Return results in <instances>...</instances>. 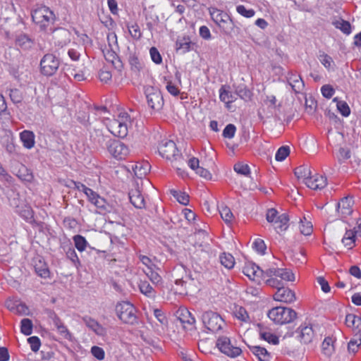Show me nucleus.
<instances>
[{"label":"nucleus","mask_w":361,"mask_h":361,"mask_svg":"<svg viewBox=\"0 0 361 361\" xmlns=\"http://www.w3.org/2000/svg\"><path fill=\"white\" fill-rule=\"evenodd\" d=\"M216 345L222 353L231 357H238L242 353L241 348L237 347L227 336L219 337Z\"/></svg>","instance_id":"nucleus-9"},{"label":"nucleus","mask_w":361,"mask_h":361,"mask_svg":"<svg viewBox=\"0 0 361 361\" xmlns=\"http://www.w3.org/2000/svg\"><path fill=\"white\" fill-rule=\"evenodd\" d=\"M204 326L210 331L218 332L225 324L224 320L216 312L207 311L202 315Z\"/></svg>","instance_id":"nucleus-8"},{"label":"nucleus","mask_w":361,"mask_h":361,"mask_svg":"<svg viewBox=\"0 0 361 361\" xmlns=\"http://www.w3.org/2000/svg\"><path fill=\"white\" fill-rule=\"evenodd\" d=\"M159 152L162 157L171 160V161H176L178 160L183 161V159L179 153L176 143L172 140L162 141L159 146Z\"/></svg>","instance_id":"nucleus-7"},{"label":"nucleus","mask_w":361,"mask_h":361,"mask_svg":"<svg viewBox=\"0 0 361 361\" xmlns=\"http://www.w3.org/2000/svg\"><path fill=\"white\" fill-rule=\"evenodd\" d=\"M289 218L287 214L283 213L277 216L276 219L274 221V228L277 233L285 231L288 227Z\"/></svg>","instance_id":"nucleus-26"},{"label":"nucleus","mask_w":361,"mask_h":361,"mask_svg":"<svg viewBox=\"0 0 361 361\" xmlns=\"http://www.w3.org/2000/svg\"><path fill=\"white\" fill-rule=\"evenodd\" d=\"M274 299L276 301L290 303L295 300V294L294 291L288 287L282 286L276 290L274 295Z\"/></svg>","instance_id":"nucleus-14"},{"label":"nucleus","mask_w":361,"mask_h":361,"mask_svg":"<svg viewBox=\"0 0 361 361\" xmlns=\"http://www.w3.org/2000/svg\"><path fill=\"white\" fill-rule=\"evenodd\" d=\"M219 99L226 104V106L230 109L231 104L237 99L235 92L234 93L230 91V87L228 85H222L219 90Z\"/></svg>","instance_id":"nucleus-18"},{"label":"nucleus","mask_w":361,"mask_h":361,"mask_svg":"<svg viewBox=\"0 0 361 361\" xmlns=\"http://www.w3.org/2000/svg\"><path fill=\"white\" fill-rule=\"evenodd\" d=\"M321 92L325 98L330 99L335 93L334 89L330 85H324L321 88Z\"/></svg>","instance_id":"nucleus-59"},{"label":"nucleus","mask_w":361,"mask_h":361,"mask_svg":"<svg viewBox=\"0 0 361 361\" xmlns=\"http://www.w3.org/2000/svg\"><path fill=\"white\" fill-rule=\"evenodd\" d=\"M334 339L331 337H326L322 344V349L324 353L327 356H330L334 352Z\"/></svg>","instance_id":"nucleus-35"},{"label":"nucleus","mask_w":361,"mask_h":361,"mask_svg":"<svg viewBox=\"0 0 361 361\" xmlns=\"http://www.w3.org/2000/svg\"><path fill=\"white\" fill-rule=\"evenodd\" d=\"M82 321L96 334L101 336L104 334V328L95 319L90 317H84Z\"/></svg>","instance_id":"nucleus-28"},{"label":"nucleus","mask_w":361,"mask_h":361,"mask_svg":"<svg viewBox=\"0 0 361 361\" xmlns=\"http://www.w3.org/2000/svg\"><path fill=\"white\" fill-rule=\"evenodd\" d=\"M236 11L240 15L247 18L253 17L255 14L254 9H247L243 5L237 6Z\"/></svg>","instance_id":"nucleus-52"},{"label":"nucleus","mask_w":361,"mask_h":361,"mask_svg":"<svg viewBox=\"0 0 361 361\" xmlns=\"http://www.w3.org/2000/svg\"><path fill=\"white\" fill-rule=\"evenodd\" d=\"M14 313L19 315H27L29 309L25 303L18 301Z\"/></svg>","instance_id":"nucleus-60"},{"label":"nucleus","mask_w":361,"mask_h":361,"mask_svg":"<svg viewBox=\"0 0 361 361\" xmlns=\"http://www.w3.org/2000/svg\"><path fill=\"white\" fill-rule=\"evenodd\" d=\"M18 212L27 222L32 224L35 221L34 212L30 206H23Z\"/></svg>","instance_id":"nucleus-36"},{"label":"nucleus","mask_w":361,"mask_h":361,"mask_svg":"<svg viewBox=\"0 0 361 361\" xmlns=\"http://www.w3.org/2000/svg\"><path fill=\"white\" fill-rule=\"evenodd\" d=\"M290 148L288 146H282L279 147L275 154V159L278 161H283L289 154Z\"/></svg>","instance_id":"nucleus-49"},{"label":"nucleus","mask_w":361,"mask_h":361,"mask_svg":"<svg viewBox=\"0 0 361 361\" xmlns=\"http://www.w3.org/2000/svg\"><path fill=\"white\" fill-rule=\"evenodd\" d=\"M149 54H150L151 59L154 63H155L156 64L161 63L162 57H161L159 51H158V49L156 47H152L150 48Z\"/></svg>","instance_id":"nucleus-55"},{"label":"nucleus","mask_w":361,"mask_h":361,"mask_svg":"<svg viewBox=\"0 0 361 361\" xmlns=\"http://www.w3.org/2000/svg\"><path fill=\"white\" fill-rule=\"evenodd\" d=\"M20 331L26 336H29L32 333L33 324L30 319H23L21 320Z\"/></svg>","instance_id":"nucleus-45"},{"label":"nucleus","mask_w":361,"mask_h":361,"mask_svg":"<svg viewBox=\"0 0 361 361\" xmlns=\"http://www.w3.org/2000/svg\"><path fill=\"white\" fill-rule=\"evenodd\" d=\"M192 45V43L190 41L189 38H183L176 42V49L178 51H180L181 54H185L191 49Z\"/></svg>","instance_id":"nucleus-37"},{"label":"nucleus","mask_w":361,"mask_h":361,"mask_svg":"<svg viewBox=\"0 0 361 361\" xmlns=\"http://www.w3.org/2000/svg\"><path fill=\"white\" fill-rule=\"evenodd\" d=\"M354 201L352 197H344L340 202L336 204V212L338 216L341 218H345L350 215L353 212V205Z\"/></svg>","instance_id":"nucleus-13"},{"label":"nucleus","mask_w":361,"mask_h":361,"mask_svg":"<svg viewBox=\"0 0 361 361\" xmlns=\"http://www.w3.org/2000/svg\"><path fill=\"white\" fill-rule=\"evenodd\" d=\"M294 173L298 178H303L305 183L306 178L311 175V171L308 166L302 165L297 167Z\"/></svg>","instance_id":"nucleus-41"},{"label":"nucleus","mask_w":361,"mask_h":361,"mask_svg":"<svg viewBox=\"0 0 361 361\" xmlns=\"http://www.w3.org/2000/svg\"><path fill=\"white\" fill-rule=\"evenodd\" d=\"M107 150L111 156L117 159H125L130 153L128 147L118 140L109 141Z\"/></svg>","instance_id":"nucleus-11"},{"label":"nucleus","mask_w":361,"mask_h":361,"mask_svg":"<svg viewBox=\"0 0 361 361\" xmlns=\"http://www.w3.org/2000/svg\"><path fill=\"white\" fill-rule=\"evenodd\" d=\"M337 109L342 116L347 117L350 114L349 106L345 102H338Z\"/></svg>","instance_id":"nucleus-57"},{"label":"nucleus","mask_w":361,"mask_h":361,"mask_svg":"<svg viewBox=\"0 0 361 361\" xmlns=\"http://www.w3.org/2000/svg\"><path fill=\"white\" fill-rule=\"evenodd\" d=\"M140 292L148 298H154L156 292L152 286L147 281H140L139 283Z\"/></svg>","instance_id":"nucleus-32"},{"label":"nucleus","mask_w":361,"mask_h":361,"mask_svg":"<svg viewBox=\"0 0 361 361\" xmlns=\"http://www.w3.org/2000/svg\"><path fill=\"white\" fill-rule=\"evenodd\" d=\"M209 14L212 20L218 25V27L219 26L220 23H221V22L225 20V17H227L228 15L223 11L216 8H209Z\"/></svg>","instance_id":"nucleus-31"},{"label":"nucleus","mask_w":361,"mask_h":361,"mask_svg":"<svg viewBox=\"0 0 361 361\" xmlns=\"http://www.w3.org/2000/svg\"><path fill=\"white\" fill-rule=\"evenodd\" d=\"M16 45L25 51L31 50L35 46V41L27 35L21 33L16 36Z\"/></svg>","instance_id":"nucleus-19"},{"label":"nucleus","mask_w":361,"mask_h":361,"mask_svg":"<svg viewBox=\"0 0 361 361\" xmlns=\"http://www.w3.org/2000/svg\"><path fill=\"white\" fill-rule=\"evenodd\" d=\"M259 336L262 339L273 345H276L279 342V338L276 335L262 329L259 330Z\"/></svg>","instance_id":"nucleus-38"},{"label":"nucleus","mask_w":361,"mask_h":361,"mask_svg":"<svg viewBox=\"0 0 361 361\" xmlns=\"http://www.w3.org/2000/svg\"><path fill=\"white\" fill-rule=\"evenodd\" d=\"M73 241L75 244V247L80 252H82L85 250V248L88 245V243L85 238V237L81 235H76L73 237Z\"/></svg>","instance_id":"nucleus-44"},{"label":"nucleus","mask_w":361,"mask_h":361,"mask_svg":"<svg viewBox=\"0 0 361 361\" xmlns=\"http://www.w3.org/2000/svg\"><path fill=\"white\" fill-rule=\"evenodd\" d=\"M236 317L243 322H247L249 319L248 314L246 310L240 307L235 313Z\"/></svg>","instance_id":"nucleus-64"},{"label":"nucleus","mask_w":361,"mask_h":361,"mask_svg":"<svg viewBox=\"0 0 361 361\" xmlns=\"http://www.w3.org/2000/svg\"><path fill=\"white\" fill-rule=\"evenodd\" d=\"M234 171L241 175L247 176L250 174V167L247 164L238 163L234 165Z\"/></svg>","instance_id":"nucleus-54"},{"label":"nucleus","mask_w":361,"mask_h":361,"mask_svg":"<svg viewBox=\"0 0 361 361\" xmlns=\"http://www.w3.org/2000/svg\"><path fill=\"white\" fill-rule=\"evenodd\" d=\"M171 193L179 203L183 205H187L189 203V195L185 192L171 190Z\"/></svg>","instance_id":"nucleus-42"},{"label":"nucleus","mask_w":361,"mask_h":361,"mask_svg":"<svg viewBox=\"0 0 361 361\" xmlns=\"http://www.w3.org/2000/svg\"><path fill=\"white\" fill-rule=\"evenodd\" d=\"M105 58L108 61H110L116 68L122 67V62L114 51H108L105 54Z\"/></svg>","instance_id":"nucleus-48"},{"label":"nucleus","mask_w":361,"mask_h":361,"mask_svg":"<svg viewBox=\"0 0 361 361\" xmlns=\"http://www.w3.org/2000/svg\"><path fill=\"white\" fill-rule=\"evenodd\" d=\"M361 345V336L360 334H359V336L357 338H353L350 341L348 345V349L349 352L356 353L359 346Z\"/></svg>","instance_id":"nucleus-53"},{"label":"nucleus","mask_w":361,"mask_h":361,"mask_svg":"<svg viewBox=\"0 0 361 361\" xmlns=\"http://www.w3.org/2000/svg\"><path fill=\"white\" fill-rule=\"evenodd\" d=\"M254 248L260 254H264L267 249V246L264 240L261 239H257L253 243Z\"/></svg>","instance_id":"nucleus-63"},{"label":"nucleus","mask_w":361,"mask_h":361,"mask_svg":"<svg viewBox=\"0 0 361 361\" xmlns=\"http://www.w3.org/2000/svg\"><path fill=\"white\" fill-rule=\"evenodd\" d=\"M299 228L300 233L305 235H309L312 232V225L310 221H307L305 217L304 220L300 219Z\"/></svg>","instance_id":"nucleus-47"},{"label":"nucleus","mask_w":361,"mask_h":361,"mask_svg":"<svg viewBox=\"0 0 361 361\" xmlns=\"http://www.w3.org/2000/svg\"><path fill=\"white\" fill-rule=\"evenodd\" d=\"M219 27L227 36H233L240 32V28L235 24L229 15L225 17V20L220 23Z\"/></svg>","instance_id":"nucleus-15"},{"label":"nucleus","mask_w":361,"mask_h":361,"mask_svg":"<svg viewBox=\"0 0 361 361\" xmlns=\"http://www.w3.org/2000/svg\"><path fill=\"white\" fill-rule=\"evenodd\" d=\"M10 97H11V101L14 104L21 103V102L23 100L22 94H21L20 92L17 89L11 90Z\"/></svg>","instance_id":"nucleus-61"},{"label":"nucleus","mask_w":361,"mask_h":361,"mask_svg":"<svg viewBox=\"0 0 361 361\" xmlns=\"http://www.w3.org/2000/svg\"><path fill=\"white\" fill-rule=\"evenodd\" d=\"M95 133L96 137H94V142L98 143L100 146L107 149L109 142L112 141L113 139H111L107 135H104L100 130H97Z\"/></svg>","instance_id":"nucleus-43"},{"label":"nucleus","mask_w":361,"mask_h":361,"mask_svg":"<svg viewBox=\"0 0 361 361\" xmlns=\"http://www.w3.org/2000/svg\"><path fill=\"white\" fill-rule=\"evenodd\" d=\"M129 198L132 204L134 205L135 207L138 209H142L145 207V198L142 196L141 192L139 189L135 188L133 189L129 192Z\"/></svg>","instance_id":"nucleus-20"},{"label":"nucleus","mask_w":361,"mask_h":361,"mask_svg":"<svg viewBox=\"0 0 361 361\" xmlns=\"http://www.w3.org/2000/svg\"><path fill=\"white\" fill-rule=\"evenodd\" d=\"M305 185L312 190H320L326 185V178L318 174L310 175L306 178Z\"/></svg>","instance_id":"nucleus-17"},{"label":"nucleus","mask_w":361,"mask_h":361,"mask_svg":"<svg viewBox=\"0 0 361 361\" xmlns=\"http://www.w3.org/2000/svg\"><path fill=\"white\" fill-rule=\"evenodd\" d=\"M145 273L153 284L159 285L161 283L162 278L152 267L147 268Z\"/></svg>","instance_id":"nucleus-39"},{"label":"nucleus","mask_w":361,"mask_h":361,"mask_svg":"<svg viewBox=\"0 0 361 361\" xmlns=\"http://www.w3.org/2000/svg\"><path fill=\"white\" fill-rule=\"evenodd\" d=\"M176 317L183 325L184 329L189 331H192L195 329V318L187 308H179L176 312Z\"/></svg>","instance_id":"nucleus-12"},{"label":"nucleus","mask_w":361,"mask_h":361,"mask_svg":"<svg viewBox=\"0 0 361 361\" xmlns=\"http://www.w3.org/2000/svg\"><path fill=\"white\" fill-rule=\"evenodd\" d=\"M345 324L348 327L358 330L361 336V317L353 314H348L345 317Z\"/></svg>","instance_id":"nucleus-29"},{"label":"nucleus","mask_w":361,"mask_h":361,"mask_svg":"<svg viewBox=\"0 0 361 361\" xmlns=\"http://www.w3.org/2000/svg\"><path fill=\"white\" fill-rule=\"evenodd\" d=\"M236 128L233 124H228L223 130L222 135L226 138H233L235 135Z\"/></svg>","instance_id":"nucleus-56"},{"label":"nucleus","mask_w":361,"mask_h":361,"mask_svg":"<svg viewBox=\"0 0 361 361\" xmlns=\"http://www.w3.org/2000/svg\"><path fill=\"white\" fill-rule=\"evenodd\" d=\"M34 267L36 274L39 276L44 279H47L49 277L50 271L49 267L45 262L42 259H39L37 261H35Z\"/></svg>","instance_id":"nucleus-27"},{"label":"nucleus","mask_w":361,"mask_h":361,"mask_svg":"<svg viewBox=\"0 0 361 361\" xmlns=\"http://www.w3.org/2000/svg\"><path fill=\"white\" fill-rule=\"evenodd\" d=\"M128 29L130 35L134 39L138 40L141 38L142 32L140 31V27L137 23L128 25Z\"/></svg>","instance_id":"nucleus-50"},{"label":"nucleus","mask_w":361,"mask_h":361,"mask_svg":"<svg viewBox=\"0 0 361 361\" xmlns=\"http://www.w3.org/2000/svg\"><path fill=\"white\" fill-rule=\"evenodd\" d=\"M27 341L30 345L31 350L37 352L41 345V342L37 336H31L27 338Z\"/></svg>","instance_id":"nucleus-58"},{"label":"nucleus","mask_w":361,"mask_h":361,"mask_svg":"<svg viewBox=\"0 0 361 361\" xmlns=\"http://www.w3.org/2000/svg\"><path fill=\"white\" fill-rule=\"evenodd\" d=\"M219 212L222 219L226 224L229 225L232 223L233 220V214L228 207H222L219 210Z\"/></svg>","instance_id":"nucleus-46"},{"label":"nucleus","mask_w":361,"mask_h":361,"mask_svg":"<svg viewBox=\"0 0 361 361\" xmlns=\"http://www.w3.org/2000/svg\"><path fill=\"white\" fill-rule=\"evenodd\" d=\"M128 62L130 65L131 70L134 72H140L144 67L143 62L135 53L130 54Z\"/></svg>","instance_id":"nucleus-30"},{"label":"nucleus","mask_w":361,"mask_h":361,"mask_svg":"<svg viewBox=\"0 0 361 361\" xmlns=\"http://www.w3.org/2000/svg\"><path fill=\"white\" fill-rule=\"evenodd\" d=\"M243 271L249 279H254L255 276L264 275L265 270L261 269L255 264H249L243 268Z\"/></svg>","instance_id":"nucleus-24"},{"label":"nucleus","mask_w":361,"mask_h":361,"mask_svg":"<svg viewBox=\"0 0 361 361\" xmlns=\"http://www.w3.org/2000/svg\"><path fill=\"white\" fill-rule=\"evenodd\" d=\"M118 317L125 324H135L137 323V310L133 304L123 301L116 306Z\"/></svg>","instance_id":"nucleus-4"},{"label":"nucleus","mask_w":361,"mask_h":361,"mask_svg":"<svg viewBox=\"0 0 361 361\" xmlns=\"http://www.w3.org/2000/svg\"><path fill=\"white\" fill-rule=\"evenodd\" d=\"M248 347L250 350L257 357L259 361L271 360V354L267 350L266 348L257 345H249Z\"/></svg>","instance_id":"nucleus-22"},{"label":"nucleus","mask_w":361,"mask_h":361,"mask_svg":"<svg viewBox=\"0 0 361 361\" xmlns=\"http://www.w3.org/2000/svg\"><path fill=\"white\" fill-rule=\"evenodd\" d=\"M35 136L32 131L25 130L20 133V138L23 147L27 149H31L34 147L35 143Z\"/></svg>","instance_id":"nucleus-23"},{"label":"nucleus","mask_w":361,"mask_h":361,"mask_svg":"<svg viewBox=\"0 0 361 361\" xmlns=\"http://www.w3.org/2000/svg\"><path fill=\"white\" fill-rule=\"evenodd\" d=\"M236 97L238 96L240 99L248 101L251 99L252 92L250 91L247 87L242 84L236 86L235 87Z\"/></svg>","instance_id":"nucleus-33"},{"label":"nucleus","mask_w":361,"mask_h":361,"mask_svg":"<svg viewBox=\"0 0 361 361\" xmlns=\"http://www.w3.org/2000/svg\"><path fill=\"white\" fill-rule=\"evenodd\" d=\"M219 259L221 264L228 269H231L234 267L235 259L232 255L223 253L220 255Z\"/></svg>","instance_id":"nucleus-40"},{"label":"nucleus","mask_w":361,"mask_h":361,"mask_svg":"<svg viewBox=\"0 0 361 361\" xmlns=\"http://www.w3.org/2000/svg\"><path fill=\"white\" fill-rule=\"evenodd\" d=\"M298 329L300 331L299 338L300 341L305 344L311 343L314 336L312 325L300 326Z\"/></svg>","instance_id":"nucleus-21"},{"label":"nucleus","mask_w":361,"mask_h":361,"mask_svg":"<svg viewBox=\"0 0 361 361\" xmlns=\"http://www.w3.org/2000/svg\"><path fill=\"white\" fill-rule=\"evenodd\" d=\"M335 26L346 35H349L351 32V26L348 21L343 20H338L335 23Z\"/></svg>","instance_id":"nucleus-51"},{"label":"nucleus","mask_w":361,"mask_h":361,"mask_svg":"<svg viewBox=\"0 0 361 361\" xmlns=\"http://www.w3.org/2000/svg\"><path fill=\"white\" fill-rule=\"evenodd\" d=\"M319 59L321 63L328 70L334 71L335 63L333 59L324 52L319 54Z\"/></svg>","instance_id":"nucleus-34"},{"label":"nucleus","mask_w":361,"mask_h":361,"mask_svg":"<svg viewBox=\"0 0 361 361\" xmlns=\"http://www.w3.org/2000/svg\"><path fill=\"white\" fill-rule=\"evenodd\" d=\"M264 275L269 279L266 280V283L278 290L283 286V283L277 279V277L287 281H293L295 276L292 271L287 269H279L276 267H269L265 270Z\"/></svg>","instance_id":"nucleus-1"},{"label":"nucleus","mask_w":361,"mask_h":361,"mask_svg":"<svg viewBox=\"0 0 361 361\" xmlns=\"http://www.w3.org/2000/svg\"><path fill=\"white\" fill-rule=\"evenodd\" d=\"M91 353L94 357L99 360H102L104 359V350L98 346H93L91 348Z\"/></svg>","instance_id":"nucleus-62"},{"label":"nucleus","mask_w":361,"mask_h":361,"mask_svg":"<svg viewBox=\"0 0 361 361\" xmlns=\"http://www.w3.org/2000/svg\"><path fill=\"white\" fill-rule=\"evenodd\" d=\"M147 102L149 108L154 111H159L164 105V99L161 91L152 86L145 89Z\"/></svg>","instance_id":"nucleus-10"},{"label":"nucleus","mask_w":361,"mask_h":361,"mask_svg":"<svg viewBox=\"0 0 361 361\" xmlns=\"http://www.w3.org/2000/svg\"><path fill=\"white\" fill-rule=\"evenodd\" d=\"M32 18L40 30H46L48 27L54 24L56 16L49 7L41 6L32 11Z\"/></svg>","instance_id":"nucleus-2"},{"label":"nucleus","mask_w":361,"mask_h":361,"mask_svg":"<svg viewBox=\"0 0 361 361\" xmlns=\"http://www.w3.org/2000/svg\"><path fill=\"white\" fill-rule=\"evenodd\" d=\"M150 166L148 162H137L132 166L134 174L138 178H142L149 171Z\"/></svg>","instance_id":"nucleus-25"},{"label":"nucleus","mask_w":361,"mask_h":361,"mask_svg":"<svg viewBox=\"0 0 361 361\" xmlns=\"http://www.w3.org/2000/svg\"><path fill=\"white\" fill-rule=\"evenodd\" d=\"M59 65V59L54 53H47L40 60V73L45 76H52L58 71Z\"/></svg>","instance_id":"nucleus-6"},{"label":"nucleus","mask_w":361,"mask_h":361,"mask_svg":"<svg viewBox=\"0 0 361 361\" xmlns=\"http://www.w3.org/2000/svg\"><path fill=\"white\" fill-rule=\"evenodd\" d=\"M286 78L288 84L291 86L295 94L302 92L305 87V83L300 75L295 73L289 72Z\"/></svg>","instance_id":"nucleus-16"},{"label":"nucleus","mask_w":361,"mask_h":361,"mask_svg":"<svg viewBox=\"0 0 361 361\" xmlns=\"http://www.w3.org/2000/svg\"><path fill=\"white\" fill-rule=\"evenodd\" d=\"M107 121L106 126L114 135L125 137L128 135V126L130 123V118L128 113L121 112L118 119H107Z\"/></svg>","instance_id":"nucleus-3"},{"label":"nucleus","mask_w":361,"mask_h":361,"mask_svg":"<svg viewBox=\"0 0 361 361\" xmlns=\"http://www.w3.org/2000/svg\"><path fill=\"white\" fill-rule=\"evenodd\" d=\"M269 318L278 324H283L293 322L297 313L291 308L276 307L270 310L267 314Z\"/></svg>","instance_id":"nucleus-5"}]
</instances>
